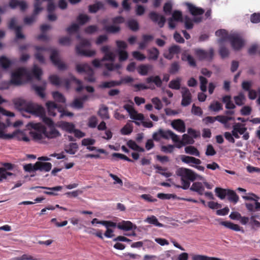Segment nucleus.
<instances>
[{"mask_svg": "<svg viewBox=\"0 0 260 260\" xmlns=\"http://www.w3.org/2000/svg\"><path fill=\"white\" fill-rule=\"evenodd\" d=\"M32 127L34 129L30 133L31 136L35 141L44 142V139H54L60 136L59 131L55 128L51 127L47 131L46 127L42 124L38 123L33 124Z\"/></svg>", "mask_w": 260, "mask_h": 260, "instance_id": "obj_1", "label": "nucleus"}, {"mask_svg": "<svg viewBox=\"0 0 260 260\" xmlns=\"http://www.w3.org/2000/svg\"><path fill=\"white\" fill-rule=\"evenodd\" d=\"M13 102L15 108L22 114L25 112L38 116H43L45 115L44 108L32 102L27 101L22 98H17L13 100Z\"/></svg>", "mask_w": 260, "mask_h": 260, "instance_id": "obj_2", "label": "nucleus"}, {"mask_svg": "<svg viewBox=\"0 0 260 260\" xmlns=\"http://www.w3.org/2000/svg\"><path fill=\"white\" fill-rule=\"evenodd\" d=\"M34 48L37 51H50V60L52 63L57 67L59 70H64L67 69V65L62 62L59 57V53L57 50L55 49H50L43 46H35Z\"/></svg>", "mask_w": 260, "mask_h": 260, "instance_id": "obj_3", "label": "nucleus"}, {"mask_svg": "<svg viewBox=\"0 0 260 260\" xmlns=\"http://www.w3.org/2000/svg\"><path fill=\"white\" fill-rule=\"evenodd\" d=\"M176 174L181 177L182 188L187 189L190 186V181L195 180V172L192 170L185 168H180L177 169Z\"/></svg>", "mask_w": 260, "mask_h": 260, "instance_id": "obj_4", "label": "nucleus"}, {"mask_svg": "<svg viewBox=\"0 0 260 260\" xmlns=\"http://www.w3.org/2000/svg\"><path fill=\"white\" fill-rule=\"evenodd\" d=\"M77 39L80 40V43L76 47V51L77 54L92 57L95 54L94 50H84V47H89L90 46L91 44L88 40L82 39L79 35H77Z\"/></svg>", "mask_w": 260, "mask_h": 260, "instance_id": "obj_5", "label": "nucleus"}, {"mask_svg": "<svg viewBox=\"0 0 260 260\" xmlns=\"http://www.w3.org/2000/svg\"><path fill=\"white\" fill-rule=\"evenodd\" d=\"M26 76L28 79L30 78V75L26 69L23 68H19L12 73L10 82L15 85L22 84V77Z\"/></svg>", "mask_w": 260, "mask_h": 260, "instance_id": "obj_6", "label": "nucleus"}, {"mask_svg": "<svg viewBox=\"0 0 260 260\" xmlns=\"http://www.w3.org/2000/svg\"><path fill=\"white\" fill-rule=\"evenodd\" d=\"M195 54L200 60H207L211 61L213 60L214 55V50L210 48L208 50L202 49L195 50Z\"/></svg>", "mask_w": 260, "mask_h": 260, "instance_id": "obj_7", "label": "nucleus"}, {"mask_svg": "<svg viewBox=\"0 0 260 260\" xmlns=\"http://www.w3.org/2000/svg\"><path fill=\"white\" fill-rule=\"evenodd\" d=\"M170 79V75L168 74H165L162 80L158 75L151 76L146 79V82L147 84L153 83L156 87H160L162 84V81L168 82Z\"/></svg>", "mask_w": 260, "mask_h": 260, "instance_id": "obj_8", "label": "nucleus"}, {"mask_svg": "<svg viewBox=\"0 0 260 260\" xmlns=\"http://www.w3.org/2000/svg\"><path fill=\"white\" fill-rule=\"evenodd\" d=\"M230 42L232 47L235 50L241 49L244 44L242 38L238 34H231Z\"/></svg>", "mask_w": 260, "mask_h": 260, "instance_id": "obj_9", "label": "nucleus"}, {"mask_svg": "<svg viewBox=\"0 0 260 260\" xmlns=\"http://www.w3.org/2000/svg\"><path fill=\"white\" fill-rule=\"evenodd\" d=\"M149 18L154 23H157L159 27H162L166 21L164 16L159 14L154 11L150 12L149 14Z\"/></svg>", "mask_w": 260, "mask_h": 260, "instance_id": "obj_10", "label": "nucleus"}, {"mask_svg": "<svg viewBox=\"0 0 260 260\" xmlns=\"http://www.w3.org/2000/svg\"><path fill=\"white\" fill-rule=\"evenodd\" d=\"M181 94L182 97L181 105L184 107L188 106L192 100V95L189 90L185 87H182Z\"/></svg>", "mask_w": 260, "mask_h": 260, "instance_id": "obj_11", "label": "nucleus"}, {"mask_svg": "<svg viewBox=\"0 0 260 260\" xmlns=\"http://www.w3.org/2000/svg\"><path fill=\"white\" fill-rule=\"evenodd\" d=\"M180 52V47L177 45H173L169 48L168 52H165L163 55L165 58L171 60L175 54H179Z\"/></svg>", "mask_w": 260, "mask_h": 260, "instance_id": "obj_12", "label": "nucleus"}, {"mask_svg": "<svg viewBox=\"0 0 260 260\" xmlns=\"http://www.w3.org/2000/svg\"><path fill=\"white\" fill-rule=\"evenodd\" d=\"M177 140L178 141L176 142V144L175 145V147L178 148H180L183 146H185L187 144H192L194 143L193 138L185 134L183 135L182 140H180L178 136Z\"/></svg>", "mask_w": 260, "mask_h": 260, "instance_id": "obj_13", "label": "nucleus"}, {"mask_svg": "<svg viewBox=\"0 0 260 260\" xmlns=\"http://www.w3.org/2000/svg\"><path fill=\"white\" fill-rule=\"evenodd\" d=\"M49 80L50 82L54 85L59 86L64 84L67 87L69 86L70 83L68 79H61L56 75L50 76Z\"/></svg>", "mask_w": 260, "mask_h": 260, "instance_id": "obj_14", "label": "nucleus"}, {"mask_svg": "<svg viewBox=\"0 0 260 260\" xmlns=\"http://www.w3.org/2000/svg\"><path fill=\"white\" fill-rule=\"evenodd\" d=\"M215 35L220 38L218 40V43L219 45H222L223 43L226 41L230 40L231 34L225 29H219L215 32Z\"/></svg>", "mask_w": 260, "mask_h": 260, "instance_id": "obj_15", "label": "nucleus"}, {"mask_svg": "<svg viewBox=\"0 0 260 260\" xmlns=\"http://www.w3.org/2000/svg\"><path fill=\"white\" fill-rule=\"evenodd\" d=\"M159 134L163 139L168 140L171 138L174 143L178 141L177 140L178 135L174 133L171 130H164L162 129H159Z\"/></svg>", "mask_w": 260, "mask_h": 260, "instance_id": "obj_16", "label": "nucleus"}, {"mask_svg": "<svg viewBox=\"0 0 260 260\" xmlns=\"http://www.w3.org/2000/svg\"><path fill=\"white\" fill-rule=\"evenodd\" d=\"M48 110V115L52 116H55L56 115V111L58 112V109H60V107L58 106L54 102L48 101L46 104Z\"/></svg>", "mask_w": 260, "mask_h": 260, "instance_id": "obj_17", "label": "nucleus"}, {"mask_svg": "<svg viewBox=\"0 0 260 260\" xmlns=\"http://www.w3.org/2000/svg\"><path fill=\"white\" fill-rule=\"evenodd\" d=\"M186 5L187 6L189 12L193 16L201 15L205 12V11L203 9L197 7L191 4L187 3Z\"/></svg>", "mask_w": 260, "mask_h": 260, "instance_id": "obj_18", "label": "nucleus"}, {"mask_svg": "<svg viewBox=\"0 0 260 260\" xmlns=\"http://www.w3.org/2000/svg\"><path fill=\"white\" fill-rule=\"evenodd\" d=\"M36 169L41 172H49L52 168V164L50 162H44L40 161L36 162Z\"/></svg>", "mask_w": 260, "mask_h": 260, "instance_id": "obj_19", "label": "nucleus"}, {"mask_svg": "<svg viewBox=\"0 0 260 260\" xmlns=\"http://www.w3.org/2000/svg\"><path fill=\"white\" fill-rule=\"evenodd\" d=\"M171 125L172 127L179 132L184 133L185 132V125L184 121L180 119L174 120Z\"/></svg>", "mask_w": 260, "mask_h": 260, "instance_id": "obj_20", "label": "nucleus"}, {"mask_svg": "<svg viewBox=\"0 0 260 260\" xmlns=\"http://www.w3.org/2000/svg\"><path fill=\"white\" fill-rule=\"evenodd\" d=\"M153 66L150 64H142L139 65L137 68L138 73L141 76H146L148 72L152 70Z\"/></svg>", "mask_w": 260, "mask_h": 260, "instance_id": "obj_21", "label": "nucleus"}, {"mask_svg": "<svg viewBox=\"0 0 260 260\" xmlns=\"http://www.w3.org/2000/svg\"><path fill=\"white\" fill-rule=\"evenodd\" d=\"M181 159L182 162L187 164H189L190 166L191 164L195 165H200L202 163L201 160L198 158L184 155L181 156Z\"/></svg>", "mask_w": 260, "mask_h": 260, "instance_id": "obj_22", "label": "nucleus"}, {"mask_svg": "<svg viewBox=\"0 0 260 260\" xmlns=\"http://www.w3.org/2000/svg\"><path fill=\"white\" fill-rule=\"evenodd\" d=\"M190 190L197 192L199 195H203L205 190L202 183L200 182H193L190 188Z\"/></svg>", "mask_w": 260, "mask_h": 260, "instance_id": "obj_23", "label": "nucleus"}, {"mask_svg": "<svg viewBox=\"0 0 260 260\" xmlns=\"http://www.w3.org/2000/svg\"><path fill=\"white\" fill-rule=\"evenodd\" d=\"M98 114L103 119H108L110 118L108 108L104 105H102L100 108Z\"/></svg>", "mask_w": 260, "mask_h": 260, "instance_id": "obj_24", "label": "nucleus"}, {"mask_svg": "<svg viewBox=\"0 0 260 260\" xmlns=\"http://www.w3.org/2000/svg\"><path fill=\"white\" fill-rule=\"evenodd\" d=\"M133 223L130 221H122L118 223L116 226L120 230L127 231L133 229Z\"/></svg>", "mask_w": 260, "mask_h": 260, "instance_id": "obj_25", "label": "nucleus"}, {"mask_svg": "<svg viewBox=\"0 0 260 260\" xmlns=\"http://www.w3.org/2000/svg\"><path fill=\"white\" fill-rule=\"evenodd\" d=\"M147 52L148 54V58L149 60H156L157 59L159 54V51L156 47H153L151 49H148Z\"/></svg>", "mask_w": 260, "mask_h": 260, "instance_id": "obj_26", "label": "nucleus"}, {"mask_svg": "<svg viewBox=\"0 0 260 260\" xmlns=\"http://www.w3.org/2000/svg\"><path fill=\"white\" fill-rule=\"evenodd\" d=\"M228 200L234 204L237 203L239 201V197L237 193L233 190L228 189Z\"/></svg>", "mask_w": 260, "mask_h": 260, "instance_id": "obj_27", "label": "nucleus"}, {"mask_svg": "<svg viewBox=\"0 0 260 260\" xmlns=\"http://www.w3.org/2000/svg\"><path fill=\"white\" fill-rule=\"evenodd\" d=\"M76 70L79 73H85L87 71L91 72V67L87 63L82 64H78L76 65Z\"/></svg>", "mask_w": 260, "mask_h": 260, "instance_id": "obj_28", "label": "nucleus"}, {"mask_svg": "<svg viewBox=\"0 0 260 260\" xmlns=\"http://www.w3.org/2000/svg\"><path fill=\"white\" fill-rule=\"evenodd\" d=\"M245 206L247 209L250 212L260 211V203L255 202L254 204L250 203H246Z\"/></svg>", "mask_w": 260, "mask_h": 260, "instance_id": "obj_29", "label": "nucleus"}, {"mask_svg": "<svg viewBox=\"0 0 260 260\" xmlns=\"http://www.w3.org/2000/svg\"><path fill=\"white\" fill-rule=\"evenodd\" d=\"M13 63V62L5 56L0 57V64L4 69H8Z\"/></svg>", "mask_w": 260, "mask_h": 260, "instance_id": "obj_30", "label": "nucleus"}, {"mask_svg": "<svg viewBox=\"0 0 260 260\" xmlns=\"http://www.w3.org/2000/svg\"><path fill=\"white\" fill-rule=\"evenodd\" d=\"M220 224L235 231H240V227L239 225L234 224L230 221H221Z\"/></svg>", "mask_w": 260, "mask_h": 260, "instance_id": "obj_31", "label": "nucleus"}, {"mask_svg": "<svg viewBox=\"0 0 260 260\" xmlns=\"http://www.w3.org/2000/svg\"><path fill=\"white\" fill-rule=\"evenodd\" d=\"M89 11L90 13H94L97 12L99 10L104 8V5L102 2H98L93 5H89Z\"/></svg>", "mask_w": 260, "mask_h": 260, "instance_id": "obj_32", "label": "nucleus"}, {"mask_svg": "<svg viewBox=\"0 0 260 260\" xmlns=\"http://www.w3.org/2000/svg\"><path fill=\"white\" fill-rule=\"evenodd\" d=\"M78 146L76 143H71L68 146L66 147L65 151L70 154H74L77 152Z\"/></svg>", "mask_w": 260, "mask_h": 260, "instance_id": "obj_33", "label": "nucleus"}, {"mask_svg": "<svg viewBox=\"0 0 260 260\" xmlns=\"http://www.w3.org/2000/svg\"><path fill=\"white\" fill-rule=\"evenodd\" d=\"M103 29L108 33L116 34L120 30V27L119 26L115 25H105Z\"/></svg>", "mask_w": 260, "mask_h": 260, "instance_id": "obj_34", "label": "nucleus"}, {"mask_svg": "<svg viewBox=\"0 0 260 260\" xmlns=\"http://www.w3.org/2000/svg\"><path fill=\"white\" fill-rule=\"evenodd\" d=\"M185 153L195 155L198 157H200V153L199 150L194 146H188L185 148Z\"/></svg>", "mask_w": 260, "mask_h": 260, "instance_id": "obj_35", "label": "nucleus"}, {"mask_svg": "<svg viewBox=\"0 0 260 260\" xmlns=\"http://www.w3.org/2000/svg\"><path fill=\"white\" fill-rule=\"evenodd\" d=\"M121 85L120 82L116 81H111L109 82H104L99 85V87L101 88H111L115 86Z\"/></svg>", "mask_w": 260, "mask_h": 260, "instance_id": "obj_36", "label": "nucleus"}, {"mask_svg": "<svg viewBox=\"0 0 260 260\" xmlns=\"http://www.w3.org/2000/svg\"><path fill=\"white\" fill-rule=\"evenodd\" d=\"M182 59L187 61L188 64L191 67L196 66V62L193 57L190 54H183L182 55Z\"/></svg>", "mask_w": 260, "mask_h": 260, "instance_id": "obj_37", "label": "nucleus"}, {"mask_svg": "<svg viewBox=\"0 0 260 260\" xmlns=\"http://www.w3.org/2000/svg\"><path fill=\"white\" fill-rule=\"evenodd\" d=\"M146 221L158 227L161 228L164 226V224L159 222L157 218L154 215L148 217L146 219Z\"/></svg>", "mask_w": 260, "mask_h": 260, "instance_id": "obj_38", "label": "nucleus"}, {"mask_svg": "<svg viewBox=\"0 0 260 260\" xmlns=\"http://www.w3.org/2000/svg\"><path fill=\"white\" fill-rule=\"evenodd\" d=\"M216 195L220 199L223 200L227 196L228 189H223L220 187H216L215 189Z\"/></svg>", "mask_w": 260, "mask_h": 260, "instance_id": "obj_39", "label": "nucleus"}, {"mask_svg": "<svg viewBox=\"0 0 260 260\" xmlns=\"http://www.w3.org/2000/svg\"><path fill=\"white\" fill-rule=\"evenodd\" d=\"M234 130L237 131L240 135H243L247 131V128L244 126V124L241 123H236L233 126Z\"/></svg>", "mask_w": 260, "mask_h": 260, "instance_id": "obj_40", "label": "nucleus"}, {"mask_svg": "<svg viewBox=\"0 0 260 260\" xmlns=\"http://www.w3.org/2000/svg\"><path fill=\"white\" fill-rule=\"evenodd\" d=\"M175 21L177 22H183V16L182 13L180 11L175 10L172 13V16L171 18Z\"/></svg>", "mask_w": 260, "mask_h": 260, "instance_id": "obj_41", "label": "nucleus"}, {"mask_svg": "<svg viewBox=\"0 0 260 260\" xmlns=\"http://www.w3.org/2000/svg\"><path fill=\"white\" fill-rule=\"evenodd\" d=\"M192 260H221L220 258L214 257H208L206 255H200V254H194L192 256Z\"/></svg>", "mask_w": 260, "mask_h": 260, "instance_id": "obj_42", "label": "nucleus"}, {"mask_svg": "<svg viewBox=\"0 0 260 260\" xmlns=\"http://www.w3.org/2000/svg\"><path fill=\"white\" fill-rule=\"evenodd\" d=\"M209 108L211 111L214 112H218L223 109L222 104L218 101L211 103Z\"/></svg>", "mask_w": 260, "mask_h": 260, "instance_id": "obj_43", "label": "nucleus"}, {"mask_svg": "<svg viewBox=\"0 0 260 260\" xmlns=\"http://www.w3.org/2000/svg\"><path fill=\"white\" fill-rule=\"evenodd\" d=\"M52 96L54 99L57 102L64 103L66 99L64 96L58 91H54L52 92Z\"/></svg>", "mask_w": 260, "mask_h": 260, "instance_id": "obj_44", "label": "nucleus"}, {"mask_svg": "<svg viewBox=\"0 0 260 260\" xmlns=\"http://www.w3.org/2000/svg\"><path fill=\"white\" fill-rule=\"evenodd\" d=\"M229 53V50L226 47L222 45V44L220 45L219 54L222 58H225L228 57Z\"/></svg>", "mask_w": 260, "mask_h": 260, "instance_id": "obj_45", "label": "nucleus"}, {"mask_svg": "<svg viewBox=\"0 0 260 260\" xmlns=\"http://www.w3.org/2000/svg\"><path fill=\"white\" fill-rule=\"evenodd\" d=\"M169 87L173 89H179L180 88V80L179 78L176 80H172L170 82Z\"/></svg>", "mask_w": 260, "mask_h": 260, "instance_id": "obj_46", "label": "nucleus"}, {"mask_svg": "<svg viewBox=\"0 0 260 260\" xmlns=\"http://www.w3.org/2000/svg\"><path fill=\"white\" fill-rule=\"evenodd\" d=\"M62 128L70 133H72L74 131L75 125L72 123L63 122L62 123Z\"/></svg>", "mask_w": 260, "mask_h": 260, "instance_id": "obj_47", "label": "nucleus"}, {"mask_svg": "<svg viewBox=\"0 0 260 260\" xmlns=\"http://www.w3.org/2000/svg\"><path fill=\"white\" fill-rule=\"evenodd\" d=\"M127 26L133 31H137L139 29V24L134 19H131L127 21Z\"/></svg>", "mask_w": 260, "mask_h": 260, "instance_id": "obj_48", "label": "nucleus"}, {"mask_svg": "<svg viewBox=\"0 0 260 260\" xmlns=\"http://www.w3.org/2000/svg\"><path fill=\"white\" fill-rule=\"evenodd\" d=\"M245 98L244 94L242 92L239 93L237 96L234 97L235 103L238 106H242L244 104L243 101Z\"/></svg>", "mask_w": 260, "mask_h": 260, "instance_id": "obj_49", "label": "nucleus"}, {"mask_svg": "<svg viewBox=\"0 0 260 260\" xmlns=\"http://www.w3.org/2000/svg\"><path fill=\"white\" fill-rule=\"evenodd\" d=\"M199 80L200 82V89L203 92H205L207 90V84L208 83L207 79L203 77L200 76Z\"/></svg>", "mask_w": 260, "mask_h": 260, "instance_id": "obj_50", "label": "nucleus"}, {"mask_svg": "<svg viewBox=\"0 0 260 260\" xmlns=\"http://www.w3.org/2000/svg\"><path fill=\"white\" fill-rule=\"evenodd\" d=\"M89 19L90 18L88 15L82 14H80L77 18V21L80 25L85 24L89 20Z\"/></svg>", "mask_w": 260, "mask_h": 260, "instance_id": "obj_51", "label": "nucleus"}, {"mask_svg": "<svg viewBox=\"0 0 260 260\" xmlns=\"http://www.w3.org/2000/svg\"><path fill=\"white\" fill-rule=\"evenodd\" d=\"M255 216H251L250 218L249 224L251 228L256 230L257 228H260V222L255 219Z\"/></svg>", "mask_w": 260, "mask_h": 260, "instance_id": "obj_52", "label": "nucleus"}, {"mask_svg": "<svg viewBox=\"0 0 260 260\" xmlns=\"http://www.w3.org/2000/svg\"><path fill=\"white\" fill-rule=\"evenodd\" d=\"M133 130V127L129 124H126L121 129V133L122 135H128L132 133Z\"/></svg>", "mask_w": 260, "mask_h": 260, "instance_id": "obj_53", "label": "nucleus"}, {"mask_svg": "<svg viewBox=\"0 0 260 260\" xmlns=\"http://www.w3.org/2000/svg\"><path fill=\"white\" fill-rule=\"evenodd\" d=\"M32 73L34 76L38 80H40L41 79V76L42 74V70L37 67V66H35L32 70Z\"/></svg>", "mask_w": 260, "mask_h": 260, "instance_id": "obj_54", "label": "nucleus"}, {"mask_svg": "<svg viewBox=\"0 0 260 260\" xmlns=\"http://www.w3.org/2000/svg\"><path fill=\"white\" fill-rule=\"evenodd\" d=\"M98 124V119L96 116H92L88 119V126L90 128H95Z\"/></svg>", "mask_w": 260, "mask_h": 260, "instance_id": "obj_55", "label": "nucleus"}, {"mask_svg": "<svg viewBox=\"0 0 260 260\" xmlns=\"http://www.w3.org/2000/svg\"><path fill=\"white\" fill-rule=\"evenodd\" d=\"M72 81H74L78 86L76 88V91L78 92H81L83 89V86H82V82L81 80L77 79L75 76H72L71 77Z\"/></svg>", "mask_w": 260, "mask_h": 260, "instance_id": "obj_56", "label": "nucleus"}, {"mask_svg": "<svg viewBox=\"0 0 260 260\" xmlns=\"http://www.w3.org/2000/svg\"><path fill=\"white\" fill-rule=\"evenodd\" d=\"M131 118L137 120H143L144 119V115L141 113H138L135 110L134 112H132L129 114Z\"/></svg>", "mask_w": 260, "mask_h": 260, "instance_id": "obj_57", "label": "nucleus"}, {"mask_svg": "<svg viewBox=\"0 0 260 260\" xmlns=\"http://www.w3.org/2000/svg\"><path fill=\"white\" fill-rule=\"evenodd\" d=\"M175 146L171 144L167 146L162 145L160 147V150L165 153H171L173 152Z\"/></svg>", "mask_w": 260, "mask_h": 260, "instance_id": "obj_58", "label": "nucleus"}, {"mask_svg": "<svg viewBox=\"0 0 260 260\" xmlns=\"http://www.w3.org/2000/svg\"><path fill=\"white\" fill-rule=\"evenodd\" d=\"M252 85V82L251 81H244L241 84L242 89L246 91H249L251 90Z\"/></svg>", "mask_w": 260, "mask_h": 260, "instance_id": "obj_59", "label": "nucleus"}, {"mask_svg": "<svg viewBox=\"0 0 260 260\" xmlns=\"http://www.w3.org/2000/svg\"><path fill=\"white\" fill-rule=\"evenodd\" d=\"M15 133V136L13 137H17V140H22L25 142H28L29 141V139L28 137L25 136L21 133H20L18 131L14 132V133ZM13 134V133H12Z\"/></svg>", "mask_w": 260, "mask_h": 260, "instance_id": "obj_60", "label": "nucleus"}, {"mask_svg": "<svg viewBox=\"0 0 260 260\" xmlns=\"http://www.w3.org/2000/svg\"><path fill=\"white\" fill-rule=\"evenodd\" d=\"M151 101L154 105V107L157 110H160L162 108V104L160 100L157 97L153 98Z\"/></svg>", "mask_w": 260, "mask_h": 260, "instance_id": "obj_61", "label": "nucleus"}, {"mask_svg": "<svg viewBox=\"0 0 260 260\" xmlns=\"http://www.w3.org/2000/svg\"><path fill=\"white\" fill-rule=\"evenodd\" d=\"M180 67L178 62H174L171 65V67L169 70V72L171 74H174L177 73L179 70Z\"/></svg>", "mask_w": 260, "mask_h": 260, "instance_id": "obj_62", "label": "nucleus"}, {"mask_svg": "<svg viewBox=\"0 0 260 260\" xmlns=\"http://www.w3.org/2000/svg\"><path fill=\"white\" fill-rule=\"evenodd\" d=\"M115 55L114 53L112 52H108L106 54H105V55L103 59H102V61L107 60V61H114L115 60Z\"/></svg>", "mask_w": 260, "mask_h": 260, "instance_id": "obj_63", "label": "nucleus"}, {"mask_svg": "<svg viewBox=\"0 0 260 260\" xmlns=\"http://www.w3.org/2000/svg\"><path fill=\"white\" fill-rule=\"evenodd\" d=\"M250 21L253 23L260 22V13H254L250 16Z\"/></svg>", "mask_w": 260, "mask_h": 260, "instance_id": "obj_64", "label": "nucleus"}]
</instances>
